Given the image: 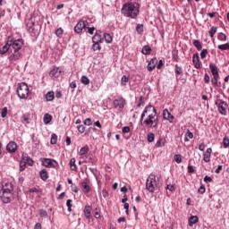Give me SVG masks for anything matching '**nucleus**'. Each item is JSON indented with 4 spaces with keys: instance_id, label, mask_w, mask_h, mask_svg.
I'll return each mask as SVG.
<instances>
[{
    "instance_id": "21",
    "label": "nucleus",
    "mask_w": 229,
    "mask_h": 229,
    "mask_svg": "<svg viewBox=\"0 0 229 229\" xmlns=\"http://www.w3.org/2000/svg\"><path fill=\"white\" fill-rule=\"evenodd\" d=\"M199 221V218L198 217V216H191L188 220L189 226H194V225H196V223H198Z\"/></svg>"
},
{
    "instance_id": "13",
    "label": "nucleus",
    "mask_w": 229,
    "mask_h": 229,
    "mask_svg": "<svg viewBox=\"0 0 229 229\" xmlns=\"http://www.w3.org/2000/svg\"><path fill=\"white\" fill-rule=\"evenodd\" d=\"M18 148L19 146H17V143L15 141H10L6 146V151L8 153H15Z\"/></svg>"
},
{
    "instance_id": "7",
    "label": "nucleus",
    "mask_w": 229,
    "mask_h": 229,
    "mask_svg": "<svg viewBox=\"0 0 229 229\" xmlns=\"http://www.w3.org/2000/svg\"><path fill=\"white\" fill-rule=\"evenodd\" d=\"M22 58V54L19 50H13L12 55L8 57L10 64H15V62H19Z\"/></svg>"
},
{
    "instance_id": "47",
    "label": "nucleus",
    "mask_w": 229,
    "mask_h": 229,
    "mask_svg": "<svg viewBox=\"0 0 229 229\" xmlns=\"http://www.w3.org/2000/svg\"><path fill=\"white\" fill-rule=\"evenodd\" d=\"M207 55H208V50L203 49L200 53V58L203 60L207 58Z\"/></svg>"
},
{
    "instance_id": "59",
    "label": "nucleus",
    "mask_w": 229,
    "mask_h": 229,
    "mask_svg": "<svg viewBox=\"0 0 229 229\" xmlns=\"http://www.w3.org/2000/svg\"><path fill=\"white\" fill-rule=\"evenodd\" d=\"M206 191H207V189L203 185L199 188V194H205Z\"/></svg>"
},
{
    "instance_id": "50",
    "label": "nucleus",
    "mask_w": 229,
    "mask_h": 229,
    "mask_svg": "<svg viewBox=\"0 0 229 229\" xmlns=\"http://www.w3.org/2000/svg\"><path fill=\"white\" fill-rule=\"evenodd\" d=\"M223 146H224V148H228L229 147V139H228V137H225L223 139Z\"/></svg>"
},
{
    "instance_id": "6",
    "label": "nucleus",
    "mask_w": 229,
    "mask_h": 229,
    "mask_svg": "<svg viewBox=\"0 0 229 229\" xmlns=\"http://www.w3.org/2000/svg\"><path fill=\"white\" fill-rule=\"evenodd\" d=\"M215 105L218 108L219 114L222 115H226V108H228V104L223 99H216Z\"/></svg>"
},
{
    "instance_id": "18",
    "label": "nucleus",
    "mask_w": 229,
    "mask_h": 229,
    "mask_svg": "<svg viewBox=\"0 0 229 229\" xmlns=\"http://www.w3.org/2000/svg\"><path fill=\"white\" fill-rule=\"evenodd\" d=\"M93 44H103V38L101 34L96 32V34L92 38Z\"/></svg>"
},
{
    "instance_id": "54",
    "label": "nucleus",
    "mask_w": 229,
    "mask_h": 229,
    "mask_svg": "<svg viewBox=\"0 0 229 229\" xmlns=\"http://www.w3.org/2000/svg\"><path fill=\"white\" fill-rule=\"evenodd\" d=\"M34 26H35V22L33 21L28 22L27 23L28 31H30L31 30H33Z\"/></svg>"
},
{
    "instance_id": "36",
    "label": "nucleus",
    "mask_w": 229,
    "mask_h": 229,
    "mask_svg": "<svg viewBox=\"0 0 229 229\" xmlns=\"http://www.w3.org/2000/svg\"><path fill=\"white\" fill-rule=\"evenodd\" d=\"M147 140H148V142H154L155 141V133L149 132L147 135Z\"/></svg>"
},
{
    "instance_id": "46",
    "label": "nucleus",
    "mask_w": 229,
    "mask_h": 229,
    "mask_svg": "<svg viewBox=\"0 0 229 229\" xmlns=\"http://www.w3.org/2000/svg\"><path fill=\"white\" fill-rule=\"evenodd\" d=\"M66 207L68 208V212L72 211V199H67L66 201Z\"/></svg>"
},
{
    "instance_id": "48",
    "label": "nucleus",
    "mask_w": 229,
    "mask_h": 229,
    "mask_svg": "<svg viewBox=\"0 0 229 229\" xmlns=\"http://www.w3.org/2000/svg\"><path fill=\"white\" fill-rule=\"evenodd\" d=\"M183 72V70L182 69V67H180L178 64L175 65V74H182Z\"/></svg>"
},
{
    "instance_id": "16",
    "label": "nucleus",
    "mask_w": 229,
    "mask_h": 229,
    "mask_svg": "<svg viewBox=\"0 0 229 229\" xmlns=\"http://www.w3.org/2000/svg\"><path fill=\"white\" fill-rule=\"evenodd\" d=\"M163 117L166 121H169V123H173V121H174V116L173 114H171V113L167 109H165L163 111Z\"/></svg>"
},
{
    "instance_id": "17",
    "label": "nucleus",
    "mask_w": 229,
    "mask_h": 229,
    "mask_svg": "<svg viewBox=\"0 0 229 229\" xmlns=\"http://www.w3.org/2000/svg\"><path fill=\"white\" fill-rule=\"evenodd\" d=\"M92 208H90V206H86L84 208V216L86 217V219H89V221H90V218L92 217Z\"/></svg>"
},
{
    "instance_id": "35",
    "label": "nucleus",
    "mask_w": 229,
    "mask_h": 229,
    "mask_svg": "<svg viewBox=\"0 0 229 229\" xmlns=\"http://www.w3.org/2000/svg\"><path fill=\"white\" fill-rule=\"evenodd\" d=\"M130 81V78L126 77V75H123L121 80V85L123 87H126V84Z\"/></svg>"
},
{
    "instance_id": "42",
    "label": "nucleus",
    "mask_w": 229,
    "mask_h": 229,
    "mask_svg": "<svg viewBox=\"0 0 229 229\" xmlns=\"http://www.w3.org/2000/svg\"><path fill=\"white\" fill-rule=\"evenodd\" d=\"M217 81H219V76H213V78L211 80V83H212L213 87H217V85H218Z\"/></svg>"
},
{
    "instance_id": "56",
    "label": "nucleus",
    "mask_w": 229,
    "mask_h": 229,
    "mask_svg": "<svg viewBox=\"0 0 229 229\" xmlns=\"http://www.w3.org/2000/svg\"><path fill=\"white\" fill-rule=\"evenodd\" d=\"M137 106L138 108L144 106V98L142 97H140V103L137 105Z\"/></svg>"
},
{
    "instance_id": "30",
    "label": "nucleus",
    "mask_w": 229,
    "mask_h": 229,
    "mask_svg": "<svg viewBox=\"0 0 229 229\" xmlns=\"http://www.w3.org/2000/svg\"><path fill=\"white\" fill-rule=\"evenodd\" d=\"M142 55H150L151 47L149 46H144L141 50Z\"/></svg>"
},
{
    "instance_id": "12",
    "label": "nucleus",
    "mask_w": 229,
    "mask_h": 229,
    "mask_svg": "<svg viewBox=\"0 0 229 229\" xmlns=\"http://www.w3.org/2000/svg\"><path fill=\"white\" fill-rule=\"evenodd\" d=\"M62 75V69L59 67H55L50 71L49 76L53 78V80H56V78H60Z\"/></svg>"
},
{
    "instance_id": "57",
    "label": "nucleus",
    "mask_w": 229,
    "mask_h": 229,
    "mask_svg": "<svg viewBox=\"0 0 229 229\" xmlns=\"http://www.w3.org/2000/svg\"><path fill=\"white\" fill-rule=\"evenodd\" d=\"M204 81L205 83H210V76H208V73H205V76H204Z\"/></svg>"
},
{
    "instance_id": "15",
    "label": "nucleus",
    "mask_w": 229,
    "mask_h": 229,
    "mask_svg": "<svg viewBox=\"0 0 229 229\" xmlns=\"http://www.w3.org/2000/svg\"><path fill=\"white\" fill-rule=\"evenodd\" d=\"M157 64H158V59L157 58H152L149 63L147 65V70L151 72L157 67Z\"/></svg>"
},
{
    "instance_id": "5",
    "label": "nucleus",
    "mask_w": 229,
    "mask_h": 229,
    "mask_svg": "<svg viewBox=\"0 0 229 229\" xmlns=\"http://www.w3.org/2000/svg\"><path fill=\"white\" fill-rule=\"evenodd\" d=\"M17 95L20 99H28V97L30 96V88L28 87V84L24 82L20 83L17 89Z\"/></svg>"
},
{
    "instance_id": "39",
    "label": "nucleus",
    "mask_w": 229,
    "mask_h": 229,
    "mask_svg": "<svg viewBox=\"0 0 229 229\" xmlns=\"http://www.w3.org/2000/svg\"><path fill=\"white\" fill-rule=\"evenodd\" d=\"M26 159H22L21 162H20V171L22 172L26 169Z\"/></svg>"
},
{
    "instance_id": "9",
    "label": "nucleus",
    "mask_w": 229,
    "mask_h": 229,
    "mask_svg": "<svg viewBox=\"0 0 229 229\" xmlns=\"http://www.w3.org/2000/svg\"><path fill=\"white\" fill-rule=\"evenodd\" d=\"M42 162V165H44L45 167H57L58 165V162H56V160L55 159H51V158H43L41 160Z\"/></svg>"
},
{
    "instance_id": "8",
    "label": "nucleus",
    "mask_w": 229,
    "mask_h": 229,
    "mask_svg": "<svg viewBox=\"0 0 229 229\" xmlns=\"http://www.w3.org/2000/svg\"><path fill=\"white\" fill-rule=\"evenodd\" d=\"M9 44H11V47L13 51H21L22 46H24V41L22 39H16L14 41H9Z\"/></svg>"
},
{
    "instance_id": "62",
    "label": "nucleus",
    "mask_w": 229,
    "mask_h": 229,
    "mask_svg": "<svg viewBox=\"0 0 229 229\" xmlns=\"http://www.w3.org/2000/svg\"><path fill=\"white\" fill-rule=\"evenodd\" d=\"M122 131L123 133H130V126L123 127Z\"/></svg>"
},
{
    "instance_id": "31",
    "label": "nucleus",
    "mask_w": 229,
    "mask_h": 229,
    "mask_svg": "<svg viewBox=\"0 0 229 229\" xmlns=\"http://www.w3.org/2000/svg\"><path fill=\"white\" fill-rule=\"evenodd\" d=\"M104 38H105L106 44H112V42H113V40H114V38H112V36H111L110 34H108V33H105V34H104Z\"/></svg>"
},
{
    "instance_id": "44",
    "label": "nucleus",
    "mask_w": 229,
    "mask_h": 229,
    "mask_svg": "<svg viewBox=\"0 0 229 229\" xmlns=\"http://www.w3.org/2000/svg\"><path fill=\"white\" fill-rule=\"evenodd\" d=\"M101 43H93L92 49L93 51H101Z\"/></svg>"
},
{
    "instance_id": "20",
    "label": "nucleus",
    "mask_w": 229,
    "mask_h": 229,
    "mask_svg": "<svg viewBox=\"0 0 229 229\" xmlns=\"http://www.w3.org/2000/svg\"><path fill=\"white\" fill-rule=\"evenodd\" d=\"M10 47H12V44H10V41H8V42L0 49V55H5V53H8V51H10Z\"/></svg>"
},
{
    "instance_id": "4",
    "label": "nucleus",
    "mask_w": 229,
    "mask_h": 229,
    "mask_svg": "<svg viewBox=\"0 0 229 229\" xmlns=\"http://www.w3.org/2000/svg\"><path fill=\"white\" fill-rule=\"evenodd\" d=\"M146 189L148 192H155L158 189V182H157V176L150 174L146 182Z\"/></svg>"
},
{
    "instance_id": "34",
    "label": "nucleus",
    "mask_w": 229,
    "mask_h": 229,
    "mask_svg": "<svg viewBox=\"0 0 229 229\" xmlns=\"http://www.w3.org/2000/svg\"><path fill=\"white\" fill-rule=\"evenodd\" d=\"M218 49H220V51H229V43L218 45Z\"/></svg>"
},
{
    "instance_id": "61",
    "label": "nucleus",
    "mask_w": 229,
    "mask_h": 229,
    "mask_svg": "<svg viewBox=\"0 0 229 229\" xmlns=\"http://www.w3.org/2000/svg\"><path fill=\"white\" fill-rule=\"evenodd\" d=\"M22 119H23V121H22V123H24V124H28V123H30V122H28L29 120H30V117L28 116V115H26V114H24L23 116H22Z\"/></svg>"
},
{
    "instance_id": "55",
    "label": "nucleus",
    "mask_w": 229,
    "mask_h": 229,
    "mask_svg": "<svg viewBox=\"0 0 229 229\" xmlns=\"http://www.w3.org/2000/svg\"><path fill=\"white\" fill-rule=\"evenodd\" d=\"M84 124L85 126H92V119L87 118L86 120H84Z\"/></svg>"
},
{
    "instance_id": "19",
    "label": "nucleus",
    "mask_w": 229,
    "mask_h": 229,
    "mask_svg": "<svg viewBox=\"0 0 229 229\" xmlns=\"http://www.w3.org/2000/svg\"><path fill=\"white\" fill-rule=\"evenodd\" d=\"M210 157H212V148H207L204 154V157H203L204 162H207V163L210 162Z\"/></svg>"
},
{
    "instance_id": "26",
    "label": "nucleus",
    "mask_w": 229,
    "mask_h": 229,
    "mask_svg": "<svg viewBox=\"0 0 229 229\" xmlns=\"http://www.w3.org/2000/svg\"><path fill=\"white\" fill-rule=\"evenodd\" d=\"M40 178L41 180H43V182H46V180H47V178H49V175L47 174V170L43 169L40 171L39 173Z\"/></svg>"
},
{
    "instance_id": "2",
    "label": "nucleus",
    "mask_w": 229,
    "mask_h": 229,
    "mask_svg": "<svg viewBox=\"0 0 229 229\" xmlns=\"http://www.w3.org/2000/svg\"><path fill=\"white\" fill-rule=\"evenodd\" d=\"M121 12L124 17L137 19L139 13H140V5L133 2L126 3L123 5Z\"/></svg>"
},
{
    "instance_id": "52",
    "label": "nucleus",
    "mask_w": 229,
    "mask_h": 229,
    "mask_svg": "<svg viewBox=\"0 0 229 229\" xmlns=\"http://www.w3.org/2000/svg\"><path fill=\"white\" fill-rule=\"evenodd\" d=\"M40 217H47V211L46 209H39Z\"/></svg>"
},
{
    "instance_id": "25",
    "label": "nucleus",
    "mask_w": 229,
    "mask_h": 229,
    "mask_svg": "<svg viewBox=\"0 0 229 229\" xmlns=\"http://www.w3.org/2000/svg\"><path fill=\"white\" fill-rule=\"evenodd\" d=\"M81 187H82V192H85V194L90 192V186L87 182H81Z\"/></svg>"
},
{
    "instance_id": "40",
    "label": "nucleus",
    "mask_w": 229,
    "mask_h": 229,
    "mask_svg": "<svg viewBox=\"0 0 229 229\" xmlns=\"http://www.w3.org/2000/svg\"><path fill=\"white\" fill-rule=\"evenodd\" d=\"M57 140H58V136L55 133H53L51 135L50 143L53 144V145L56 144Z\"/></svg>"
},
{
    "instance_id": "29",
    "label": "nucleus",
    "mask_w": 229,
    "mask_h": 229,
    "mask_svg": "<svg viewBox=\"0 0 229 229\" xmlns=\"http://www.w3.org/2000/svg\"><path fill=\"white\" fill-rule=\"evenodd\" d=\"M46 99L47 101H53L55 99V91H48L46 94Z\"/></svg>"
},
{
    "instance_id": "38",
    "label": "nucleus",
    "mask_w": 229,
    "mask_h": 229,
    "mask_svg": "<svg viewBox=\"0 0 229 229\" xmlns=\"http://www.w3.org/2000/svg\"><path fill=\"white\" fill-rule=\"evenodd\" d=\"M81 82L83 84V85H89V83H90V80H89V77L87 76H82L81 78Z\"/></svg>"
},
{
    "instance_id": "27",
    "label": "nucleus",
    "mask_w": 229,
    "mask_h": 229,
    "mask_svg": "<svg viewBox=\"0 0 229 229\" xmlns=\"http://www.w3.org/2000/svg\"><path fill=\"white\" fill-rule=\"evenodd\" d=\"M89 146H85L82 147L80 151H79V155L81 157H85V155H87V153H89Z\"/></svg>"
},
{
    "instance_id": "33",
    "label": "nucleus",
    "mask_w": 229,
    "mask_h": 229,
    "mask_svg": "<svg viewBox=\"0 0 229 229\" xmlns=\"http://www.w3.org/2000/svg\"><path fill=\"white\" fill-rule=\"evenodd\" d=\"M193 138H194V134L190 130H188L185 134V139H184L185 142H189V140Z\"/></svg>"
},
{
    "instance_id": "14",
    "label": "nucleus",
    "mask_w": 229,
    "mask_h": 229,
    "mask_svg": "<svg viewBox=\"0 0 229 229\" xmlns=\"http://www.w3.org/2000/svg\"><path fill=\"white\" fill-rule=\"evenodd\" d=\"M192 62L195 69H201V62H199V54L195 53L193 55Z\"/></svg>"
},
{
    "instance_id": "41",
    "label": "nucleus",
    "mask_w": 229,
    "mask_h": 229,
    "mask_svg": "<svg viewBox=\"0 0 229 229\" xmlns=\"http://www.w3.org/2000/svg\"><path fill=\"white\" fill-rule=\"evenodd\" d=\"M208 33H209V36L211 37V38H213V37L216 35V33H217V28L216 27H211Z\"/></svg>"
},
{
    "instance_id": "1",
    "label": "nucleus",
    "mask_w": 229,
    "mask_h": 229,
    "mask_svg": "<svg viewBox=\"0 0 229 229\" xmlns=\"http://www.w3.org/2000/svg\"><path fill=\"white\" fill-rule=\"evenodd\" d=\"M140 123L145 128H158V115L157 114V109L151 106H147L140 117Z\"/></svg>"
},
{
    "instance_id": "23",
    "label": "nucleus",
    "mask_w": 229,
    "mask_h": 229,
    "mask_svg": "<svg viewBox=\"0 0 229 229\" xmlns=\"http://www.w3.org/2000/svg\"><path fill=\"white\" fill-rule=\"evenodd\" d=\"M209 69H210L213 76H219V69H217V66L211 64H209Z\"/></svg>"
},
{
    "instance_id": "10",
    "label": "nucleus",
    "mask_w": 229,
    "mask_h": 229,
    "mask_svg": "<svg viewBox=\"0 0 229 229\" xmlns=\"http://www.w3.org/2000/svg\"><path fill=\"white\" fill-rule=\"evenodd\" d=\"M88 24H89V21H80L74 27L75 33H78V34L81 33V31H83V30L87 28Z\"/></svg>"
},
{
    "instance_id": "64",
    "label": "nucleus",
    "mask_w": 229,
    "mask_h": 229,
    "mask_svg": "<svg viewBox=\"0 0 229 229\" xmlns=\"http://www.w3.org/2000/svg\"><path fill=\"white\" fill-rule=\"evenodd\" d=\"M25 162L26 164H29V165H33V159H31V157H27Z\"/></svg>"
},
{
    "instance_id": "49",
    "label": "nucleus",
    "mask_w": 229,
    "mask_h": 229,
    "mask_svg": "<svg viewBox=\"0 0 229 229\" xmlns=\"http://www.w3.org/2000/svg\"><path fill=\"white\" fill-rule=\"evenodd\" d=\"M8 114V107H4L1 112V117L4 118Z\"/></svg>"
},
{
    "instance_id": "24",
    "label": "nucleus",
    "mask_w": 229,
    "mask_h": 229,
    "mask_svg": "<svg viewBox=\"0 0 229 229\" xmlns=\"http://www.w3.org/2000/svg\"><path fill=\"white\" fill-rule=\"evenodd\" d=\"M69 165L72 171H78V166L76 165V158H71Z\"/></svg>"
},
{
    "instance_id": "51",
    "label": "nucleus",
    "mask_w": 229,
    "mask_h": 229,
    "mask_svg": "<svg viewBox=\"0 0 229 229\" xmlns=\"http://www.w3.org/2000/svg\"><path fill=\"white\" fill-rule=\"evenodd\" d=\"M29 192H30V194L34 192L35 194H38V196L40 194V190H38L37 188H30L29 190Z\"/></svg>"
},
{
    "instance_id": "60",
    "label": "nucleus",
    "mask_w": 229,
    "mask_h": 229,
    "mask_svg": "<svg viewBox=\"0 0 229 229\" xmlns=\"http://www.w3.org/2000/svg\"><path fill=\"white\" fill-rule=\"evenodd\" d=\"M96 30V28L94 27H88V33H89V35H94V31Z\"/></svg>"
},
{
    "instance_id": "45",
    "label": "nucleus",
    "mask_w": 229,
    "mask_h": 229,
    "mask_svg": "<svg viewBox=\"0 0 229 229\" xmlns=\"http://www.w3.org/2000/svg\"><path fill=\"white\" fill-rule=\"evenodd\" d=\"M55 35L56 37H58L59 38H62L63 35H64V29L59 28L55 30Z\"/></svg>"
},
{
    "instance_id": "22",
    "label": "nucleus",
    "mask_w": 229,
    "mask_h": 229,
    "mask_svg": "<svg viewBox=\"0 0 229 229\" xmlns=\"http://www.w3.org/2000/svg\"><path fill=\"white\" fill-rule=\"evenodd\" d=\"M167 140H165V138H159L158 140L156 142V148H164L165 146Z\"/></svg>"
},
{
    "instance_id": "58",
    "label": "nucleus",
    "mask_w": 229,
    "mask_h": 229,
    "mask_svg": "<svg viewBox=\"0 0 229 229\" xmlns=\"http://www.w3.org/2000/svg\"><path fill=\"white\" fill-rule=\"evenodd\" d=\"M71 190L72 191V192L78 193V186H76V184H72Z\"/></svg>"
},
{
    "instance_id": "63",
    "label": "nucleus",
    "mask_w": 229,
    "mask_h": 229,
    "mask_svg": "<svg viewBox=\"0 0 229 229\" xmlns=\"http://www.w3.org/2000/svg\"><path fill=\"white\" fill-rule=\"evenodd\" d=\"M166 190H167V191H170L171 192H174V185H173V184H168V185L166 186Z\"/></svg>"
},
{
    "instance_id": "43",
    "label": "nucleus",
    "mask_w": 229,
    "mask_h": 229,
    "mask_svg": "<svg viewBox=\"0 0 229 229\" xmlns=\"http://www.w3.org/2000/svg\"><path fill=\"white\" fill-rule=\"evenodd\" d=\"M174 159L176 162V164H182V155L180 154H175L174 156Z\"/></svg>"
},
{
    "instance_id": "37",
    "label": "nucleus",
    "mask_w": 229,
    "mask_h": 229,
    "mask_svg": "<svg viewBox=\"0 0 229 229\" xmlns=\"http://www.w3.org/2000/svg\"><path fill=\"white\" fill-rule=\"evenodd\" d=\"M136 31L139 33V35H142V33L144 32V25L138 24L136 27Z\"/></svg>"
},
{
    "instance_id": "32",
    "label": "nucleus",
    "mask_w": 229,
    "mask_h": 229,
    "mask_svg": "<svg viewBox=\"0 0 229 229\" xmlns=\"http://www.w3.org/2000/svg\"><path fill=\"white\" fill-rule=\"evenodd\" d=\"M193 46H194V47H196L198 49V51H201V49L203 47L201 46V42L198 39L193 40Z\"/></svg>"
},
{
    "instance_id": "11",
    "label": "nucleus",
    "mask_w": 229,
    "mask_h": 229,
    "mask_svg": "<svg viewBox=\"0 0 229 229\" xmlns=\"http://www.w3.org/2000/svg\"><path fill=\"white\" fill-rule=\"evenodd\" d=\"M124 105H126V100L123 98L114 100V108H118L119 110H121L122 108H124Z\"/></svg>"
},
{
    "instance_id": "53",
    "label": "nucleus",
    "mask_w": 229,
    "mask_h": 229,
    "mask_svg": "<svg viewBox=\"0 0 229 229\" xmlns=\"http://www.w3.org/2000/svg\"><path fill=\"white\" fill-rule=\"evenodd\" d=\"M79 133H85V125L81 124L77 127Z\"/></svg>"
},
{
    "instance_id": "3",
    "label": "nucleus",
    "mask_w": 229,
    "mask_h": 229,
    "mask_svg": "<svg viewBox=\"0 0 229 229\" xmlns=\"http://www.w3.org/2000/svg\"><path fill=\"white\" fill-rule=\"evenodd\" d=\"M12 198H13V184L12 182L0 184V199L3 203H10Z\"/></svg>"
},
{
    "instance_id": "28",
    "label": "nucleus",
    "mask_w": 229,
    "mask_h": 229,
    "mask_svg": "<svg viewBox=\"0 0 229 229\" xmlns=\"http://www.w3.org/2000/svg\"><path fill=\"white\" fill-rule=\"evenodd\" d=\"M43 121H44L45 124H49V123H51V121H53V116L49 114H46L44 115Z\"/></svg>"
}]
</instances>
